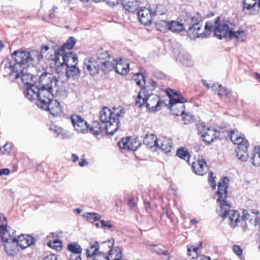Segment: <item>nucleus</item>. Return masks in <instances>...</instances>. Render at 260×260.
Masks as SVG:
<instances>
[{
  "instance_id": "cd10ccee",
  "label": "nucleus",
  "mask_w": 260,
  "mask_h": 260,
  "mask_svg": "<svg viewBox=\"0 0 260 260\" xmlns=\"http://www.w3.org/2000/svg\"><path fill=\"white\" fill-rule=\"evenodd\" d=\"M108 260H124L122 258L121 250L119 247H113L107 255Z\"/></svg>"
},
{
  "instance_id": "774afa93",
  "label": "nucleus",
  "mask_w": 260,
  "mask_h": 260,
  "mask_svg": "<svg viewBox=\"0 0 260 260\" xmlns=\"http://www.w3.org/2000/svg\"><path fill=\"white\" fill-rule=\"evenodd\" d=\"M128 205L130 208H134L135 206V203L133 199H129L128 203Z\"/></svg>"
},
{
  "instance_id": "3c124183",
  "label": "nucleus",
  "mask_w": 260,
  "mask_h": 260,
  "mask_svg": "<svg viewBox=\"0 0 260 260\" xmlns=\"http://www.w3.org/2000/svg\"><path fill=\"white\" fill-rule=\"evenodd\" d=\"M85 217L88 219H93L94 221L99 220L101 217L100 214L97 213L88 212L85 214Z\"/></svg>"
},
{
  "instance_id": "c9c22d12",
  "label": "nucleus",
  "mask_w": 260,
  "mask_h": 260,
  "mask_svg": "<svg viewBox=\"0 0 260 260\" xmlns=\"http://www.w3.org/2000/svg\"><path fill=\"white\" fill-rule=\"evenodd\" d=\"M251 161L253 166H260V147H255L251 153Z\"/></svg>"
},
{
  "instance_id": "58836bf2",
  "label": "nucleus",
  "mask_w": 260,
  "mask_h": 260,
  "mask_svg": "<svg viewBox=\"0 0 260 260\" xmlns=\"http://www.w3.org/2000/svg\"><path fill=\"white\" fill-rule=\"evenodd\" d=\"M88 131L94 136L100 135L102 132L101 124L96 121H93L90 125H89Z\"/></svg>"
},
{
  "instance_id": "9d476101",
  "label": "nucleus",
  "mask_w": 260,
  "mask_h": 260,
  "mask_svg": "<svg viewBox=\"0 0 260 260\" xmlns=\"http://www.w3.org/2000/svg\"><path fill=\"white\" fill-rule=\"evenodd\" d=\"M101 66L93 56L88 57L84 59L83 70L86 74L94 76L99 73Z\"/></svg>"
},
{
  "instance_id": "09e8293b",
  "label": "nucleus",
  "mask_w": 260,
  "mask_h": 260,
  "mask_svg": "<svg viewBox=\"0 0 260 260\" xmlns=\"http://www.w3.org/2000/svg\"><path fill=\"white\" fill-rule=\"evenodd\" d=\"M134 79L136 84L140 87H143L146 84L145 78L141 73H138L134 76Z\"/></svg>"
},
{
  "instance_id": "ea45409f",
  "label": "nucleus",
  "mask_w": 260,
  "mask_h": 260,
  "mask_svg": "<svg viewBox=\"0 0 260 260\" xmlns=\"http://www.w3.org/2000/svg\"><path fill=\"white\" fill-rule=\"evenodd\" d=\"M64 53L63 51L60 52V50L58 52H55L53 60L56 66L59 67L65 65Z\"/></svg>"
},
{
  "instance_id": "13d9d810",
  "label": "nucleus",
  "mask_w": 260,
  "mask_h": 260,
  "mask_svg": "<svg viewBox=\"0 0 260 260\" xmlns=\"http://www.w3.org/2000/svg\"><path fill=\"white\" fill-rule=\"evenodd\" d=\"M240 137V136H239L237 131H233L231 132L230 139L233 142H234L238 137Z\"/></svg>"
},
{
  "instance_id": "a211bd4d",
  "label": "nucleus",
  "mask_w": 260,
  "mask_h": 260,
  "mask_svg": "<svg viewBox=\"0 0 260 260\" xmlns=\"http://www.w3.org/2000/svg\"><path fill=\"white\" fill-rule=\"evenodd\" d=\"M140 22L144 25L151 23L153 13L148 8H141L137 13Z\"/></svg>"
},
{
  "instance_id": "dca6fc26",
  "label": "nucleus",
  "mask_w": 260,
  "mask_h": 260,
  "mask_svg": "<svg viewBox=\"0 0 260 260\" xmlns=\"http://www.w3.org/2000/svg\"><path fill=\"white\" fill-rule=\"evenodd\" d=\"M120 149L135 151L140 146V143L135 139H131L130 137L123 138L118 143Z\"/></svg>"
},
{
  "instance_id": "ddd939ff",
  "label": "nucleus",
  "mask_w": 260,
  "mask_h": 260,
  "mask_svg": "<svg viewBox=\"0 0 260 260\" xmlns=\"http://www.w3.org/2000/svg\"><path fill=\"white\" fill-rule=\"evenodd\" d=\"M173 53L176 59L184 66L190 67L193 65V62L191 56L184 50L179 48H175L173 49Z\"/></svg>"
},
{
  "instance_id": "8fccbe9b",
  "label": "nucleus",
  "mask_w": 260,
  "mask_h": 260,
  "mask_svg": "<svg viewBox=\"0 0 260 260\" xmlns=\"http://www.w3.org/2000/svg\"><path fill=\"white\" fill-rule=\"evenodd\" d=\"M47 245L49 247L56 251L60 250L62 248V243L57 240L49 241Z\"/></svg>"
},
{
  "instance_id": "a878e982",
  "label": "nucleus",
  "mask_w": 260,
  "mask_h": 260,
  "mask_svg": "<svg viewBox=\"0 0 260 260\" xmlns=\"http://www.w3.org/2000/svg\"><path fill=\"white\" fill-rule=\"evenodd\" d=\"M158 141L159 145L156 146L157 147H159L165 153H168L171 151L172 147V142L170 139L164 137L158 140Z\"/></svg>"
},
{
  "instance_id": "f03ea898",
  "label": "nucleus",
  "mask_w": 260,
  "mask_h": 260,
  "mask_svg": "<svg viewBox=\"0 0 260 260\" xmlns=\"http://www.w3.org/2000/svg\"><path fill=\"white\" fill-rule=\"evenodd\" d=\"M228 184V179L226 177L218 182L216 194L219 207L217 209V213L221 218L228 219L231 226L235 228L240 221V214L238 211L231 209V205L225 199L227 197Z\"/></svg>"
},
{
  "instance_id": "de8ad7c7",
  "label": "nucleus",
  "mask_w": 260,
  "mask_h": 260,
  "mask_svg": "<svg viewBox=\"0 0 260 260\" xmlns=\"http://www.w3.org/2000/svg\"><path fill=\"white\" fill-rule=\"evenodd\" d=\"M199 247L194 246H190L187 248V255L188 256H191V258L194 259L199 255Z\"/></svg>"
},
{
  "instance_id": "c03bdc74",
  "label": "nucleus",
  "mask_w": 260,
  "mask_h": 260,
  "mask_svg": "<svg viewBox=\"0 0 260 260\" xmlns=\"http://www.w3.org/2000/svg\"><path fill=\"white\" fill-rule=\"evenodd\" d=\"M177 155L180 158L188 162L190 159L189 152L184 147L180 148L177 151Z\"/></svg>"
},
{
  "instance_id": "4be33fe9",
  "label": "nucleus",
  "mask_w": 260,
  "mask_h": 260,
  "mask_svg": "<svg viewBox=\"0 0 260 260\" xmlns=\"http://www.w3.org/2000/svg\"><path fill=\"white\" fill-rule=\"evenodd\" d=\"M114 70L120 75H125L129 71V64L120 59L119 61H116Z\"/></svg>"
},
{
  "instance_id": "f257e3e1",
  "label": "nucleus",
  "mask_w": 260,
  "mask_h": 260,
  "mask_svg": "<svg viewBox=\"0 0 260 260\" xmlns=\"http://www.w3.org/2000/svg\"><path fill=\"white\" fill-rule=\"evenodd\" d=\"M14 62L6 60L4 63L5 76L14 77L18 79L19 74L22 73V69H26L30 66L33 67L35 62H38L41 56L38 51L17 50L12 54Z\"/></svg>"
},
{
  "instance_id": "6e6552de",
  "label": "nucleus",
  "mask_w": 260,
  "mask_h": 260,
  "mask_svg": "<svg viewBox=\"0 0 260 260\" xmlns=\"http://www.w3.org/2000/svg\"><path fill=\"white\" fill-rule=\"evenodd\" d=\"M45 97L44 100L41 99L42 104L40 107L45 110L49 111L53 116H61L63 112L60 104L56 100H53V98H48V96Z\"/></svg>"
},
{
  "instance_id": "aec40b11",
  "label": "nucleus",
  "mask_w": 260,
  "mask_h": 260,
  "mask_svg": "<svg viewBox=\"0 0 260 260\" xmlns=\"http://www.w3.org/2000/svg\"><path fill=\"white\" fill-rule=\"evenodd\" d=\"M257 0H244L243 10L250 15H256L258 13L257 9Z\"/></svg>"
},
{
  "instance_id": "49530a36",
  "label": "nucleus",
  "mask_w": 260,
  "mask_h": 260,
  "mask_svg": "<svg viewBox=\"0 0 260 260\" xmlns=\"http://www.w3.org/2000/svg\"><path fill=\"white\" fill-rule=\"evenodd\" d=\"M76 40L73 37H71L66 42L61 46L60 49V52H63L66 49H71L76 44Z\"/></svg>"
},
{
  "instance_id": "a19ab883",
  "label": "nucleus",
  "mask_w": 260,
  "mask_h": 260,
  "mask_svg": "<svg viewBox=\"0 0 260 260\" xmlns=\"http://www.w3.org/2000/svg\"><path fill=\"white\" fill-rule=\"evenodd\" d=\"M116 62V60H114L113 62L107 60L102 63L101 69L105 73L115 70Z\"/></svg>"
},
{
  "instance_id": "864d4df0",
  "label": "nucleus",
  "mask_w": 260,
  "mask_h": 260,
  "mask_svg": "<svg viewBox=\"0 0 260 260\" xmlns=\"http://www.w3.org/2000/svg\"><path fill=\"white\" fill-rule=\"evenodd\" d=\"M213 173L212 172L209 173V182L211 186V187L213 188V189H215L216 187V184L215 183V177H213Z\"/></svg>"
},
{
  "instance_id": "b1692460",
  "label": "nucleus",
  "mask_w": 260,
  "mask_h": 260,
  "mask_svg": "<svg viewBox=\"0 0 260 260\" xmlns=\"http://www.w3.org/2000/svg\"><path fill=\"white\" fill-rule=\"evenodd\" d=\"M80 75V71L76 66L66 67V75L68 79H78Z\"/></svg>"
},
{
  "instance_id": "f8f14e48",
  "label": "nucleus",
  "mask_w": 260,
  "mask_h": 260,
  "mask_svg": "<svg viewBox=\"0 0 260 260\" xmlns=\"http://www.w3.org/2000/svg\"><path fill=\"white\" fill-rule=\"evenodd\" d=\"M71 120L74 129L78 134H85L88 132L89 124L81 116L73 114Z\"/></svg>"
},
{
  "instance_id": "bb28decb",
  "label": "nucleus",
  "mask_w": 260,
  "mask_h": 260,
  "mask_svg": "<svg viewBox=\"0 0 260 260\" xmlns=\"http://www.w3.org/2000/svg\"><path fill=\"white\" fill-rule=\"evenodd\" d=\"M143 143L148 148H152L154 146L159 145L158 140L153 134L146 135L144 137Z\"/></svg>"
},
{
  "instance_id": "39448f33",
  "label": "nucleus",
  "mask_w": 260,
  "mask_h": 260,
  "mask_svg": "<svg viewBox=\"0 0 260 260\" xmlns=\"http://www.w3.org/2000/svg\"><path fill=\"white\" fill-rule=\"evenodd\" d=\"M3 243L5 251L9 255H14L19 251L16 236L13 230L7 224L0 228V247Z\"/></svg>"
},
{
  "instance_id": "7c9ffc66",
  "label": "nucleus",
  "mask_w": 260,
  "mask_h": 260,
  "mask_svg": "<svg viewBox=\"0 0 260 260\" xmlns=\"http://www.w3.org/2000/svg\"><path fill=\"white\" fill-rule=\"evenodd\" d=\"M26 69H22V73H20L18 78L21 77L23 83L26 85H30L33 84V79L35 78L31 74L25 71Z\"/></svg>"
},
{
  "instance_id": "4d7b16f0",
  "label": "nucleus",
  "mask_w": 260,
  "mask_h": 260,
  "mask_svg": "<svg viewBox=\"0 0 260 260\" xmlns=\"http://www.w3.org/2000/svg\"><path fill=\"white\" fill-rule=\"evenodd\" d=\"M100 223L101 224V227L105 228L107 227L108 228H111L113 226V225L109 221H106L104 220H101L100 221Z\"/></svg>"
},
{
  "instance_id": "0e129e2a",
  "label": "nucleus",
  "mask_w": 260,
  "mask_h": 260,
  "mask_svg": "<svg viewBox=\"0 0 260 260\" xmlns=\"http://www.w3.org/2000/svg\"><path fill=\"white\" fill-rule=\"evenodd\" d=\"M70 260H81V254H71Z\"/></svg>"
},
{
  "instance_id": "20e7f679",
  "label": "nucleus",
  "mask_w": 260,
  "mask_h": 260,
  "mask_svg": "<svg viewBox=\"0 0 260 260\" xmlns=\"http://www.w3.org/2000/svg\"><path fill=\"white\" fill-rule=\"evenodd\" d=\"M215 37L219 39L222 38L234 39L239 42L246 41V34L245 30L241 27H237L232 23H226L221 24L219 23V28L215 32Z\"/></svg>"
},
{
  "instance_id": "393cba45",
  "label": "nucleus",
  "mask_w": 260,
  "mask_h": 260,
  "mask_svg": "<svg viewBox=\"0 0 260 260\" xmlns=\"http://www.w3.org/2000/svg\"><path fill=\"white\" fill-rule=\"evenodd\" d=\"M248 146L241 145L237 146L236 149L237 157L242 161H246L248 157L247 148Z\"/></svg>"
},
{
  "instance_id": "e433bc0d",
  "label": "nucleus",
  "mask_w": 260,
  "mask_h": 260,
  "mask_svg": "<svg viewBox=\"0 0 260 260\" xmlns=\"http://www.w3.org/2000/svg\"><path fill=\"white\" fill-rule=\"evenodd\" d=\"M184 29V25L182 23L177 21H171L169 24V29L174 32H179Z\"/></svg>"
},
{
  "instance_id": "412c9836",
  "label": "nucleus",
  "mask_w": 260,
  "mask_h": 260,
  "mask_svg": "<svg viewBox=\"0 0 260 260\" xmlns=\"http://www.w3.org/2000/svg\"><path fill=\"white\" fill-rule=\"evenodd\" d=\"M18 246L22 249L26 248L34 244L35 239L29 235H21L17 239Z\"/></svg>"
},
{
  "instance_id": "a18cd8bd",
  "label": "nucleus",
  "mask_w": 260,
  "mask_h": 260,
  "mask_svg": "<svg viewBox=\"0 0 260 260\" xmlns=\"http://www.w3.org/2000/svg\"><path fill=\"white\" fill-rule=\"evenodd\" d=\"M170 21L168 22L164 20H157L156 23L158 30L161 32H166L169 29Z\"/></svg>"
},
{
  "instance_id": "6e6d98bb",
  "label": "nucleus",
  "mask_w": 260,
  "mask_h": 260,
  "mask_svg": "<svg viewBox=\"0 0 260 260\" xmlns=\"http://www.w3.org/2000/svg\"><path fill=\"white\" fill-rule=\"evenodd\" d=\"M234 253L238 256H240L243 252L242 248L238 245H234L233 248Z\"/></svg>"
},
{
  "instance_id": "473e14b6",
  "label": "nucleus",
  "mask_w": 260,
  "mask_h": 260,
  "mask_svg": "<svg viewBox=\"0 0 260 260\" xmlns=\"http://www.w3.org/2000/svg\"><path fill=\"white\" fill-rule=\"evenodd\" d=\"M100 249V245L98 242L93 241L90 243V246L86 250V255L87 257H90L93 256H95L97 253L98 250Z\"/></svg>"
},
{
  "instance_id": "0eeeda50",
  "label": "nucleus",
  "mask_w": 260,
  "mask_h": 260,
  "mask_svg": "<svg viewBox=\"0 0 260 260\" xmlns=\"http://www.w3.org/2000/svg\"><path fill=\"white\" fill-rule=\"evenodd\" d=\"M166 92L170 98L169 104L172 114L177 116L185 114V107L183 104L186 102V100L177 92L172 89H168Z\"/></svg>"
},
{
  "instance_id": "4468645a",
  "label": "nucleus",
  "mask_w": 260,
  "mask_h": 260,
  "mask_svg": "<svg viewBox=\"0 0 260 260\" xmlns=\"http://www.w3.org/2000/svg\"><path fill=\"white\" fill-rule=\"evenodd\" d=\"M24 94L25 97L30 101H32L38 99V102L37 103V105L39 107H40L42 104V100L41 99L44 100L46 98V96H44V97L43 98L40 96L41 89L40 88H38L34 84L26 85V89L24 92Z\"/></svg>"
},
{
  "instance_id": "680f3d73",
  "label": "nucleus",
  "mask_w": 260,
  "mask_h": 260,
  "mask_svg": "<svg viewBox=\"0 0 260 260\" xmlns=\"http://www.w3.org/2000/svg\"><path fill=\"white\" fill-rule=\"evenodd\" d=\"M4 150L5 152L9 153L12 149V145L11 144L7 143L5 144V145L4 146Z\"/></svg>"
},
{
  "instance_id": "69168bd1",
  "label": "nucleus",
  "mask_w": 260,
  "mask_h": 260,
  "mask_svg": "<svg viewBox=\"0 0 260 260\" xmlns=\"http://www.w3.org/2000/svg\"><path fill=\"white\" fill-rule=\"evenodd\" d=\"M43 260H57V257L55 254H50L46 256Z\"/></svg>"
},
{
  "instance_id": "2f4dec72",
  "label": "nucleus",
  "mask_w": 260,
  "mask_h": 260,
  "mask_svg": "<svg viewBox=\"0 0 260 260\" xmlns=\"http://www.w3.org/2000/svg\"><path fill=\"white\" fill-rule=\"evenodd\" d=\"M147 97V91L146 87H143L137 96L136 101V106L138 107H141L146 104V99Z\"/></svg>"
},
{
  "instance_id": "603ef678",
  "label": "nucleus",
  "mask_w": 260,
  "mask_h": 260,
  "mask_svg": "<svg viewBox=\"0 0 260 260\" xmlns=\"http://www.w3.org/2000/svg\"><path fill=\"white\" fill-rule=\"evenodd\" d=\"M233 143L237 145L238 146L241 145L249 146V143L247 140H245L244 137L241 136L240 137H238V139L233 142Z\"/></svg>"
},
{
  "instance_id": "338daca9",
  "label": "nucleus",
  "mask_w": 260,
  "mask_h": 260,
  "mask_svg": "<svg viewBox=\"0 0 260 260\" xmlns=\"http://www.w3.org/2000/svg\"><path fill=\"white\" fill-rule=\"evenodd\" d=\"M10 173V171L8 169H0V175H8Z\"/></svg>"
},
{
  "instance_id": "1a4fd4ad",
  "label": "nucleus",
  "mask_w": 260,
  "mask_h": 260,
  "mask_svg": "<svg viewBox=\"0 0 260 260\" xmlns=\"http://www.w3.org/2000/svg\"><path fill=\"white\" fill-rule=\"evenodd\" d=\"M219 26V17H216L214 20L209 21L206 22V24L203 28L202 26L199 31H198L197 34L199 36L196 38H205L208 37L210 34L214 31V36H215V32L217 28Z\"/></svg>"
},
{
  "instance_id": "5701e85b",
  "label": "nucleus",
  "mask_w": 260,
  "mask_h": 260,
  "mask_svg": "<svg viewBox=\"0 0 260 260\" xmlns=\"http://www.w3.org/2000/svg\"><path fill=\"white\" fill-rule=\"evenodd\" d=\"M65 57V66L66 67L77 66L78 61V58L76 53L72 52H66L64 53Z\"/></svg>"
},
{
  "instance_id": "f704fd0d",
  "label": "nucleus",
  "mask_w": 260,
  "mask_h": 260,
  "mask_svg": "<svg viewBox=\"0 0 260 260\" xmlns=\"http://www.w3.org/2000/svg\"><path fill=\"white\" fill-rule=\"evenodd\" d=\"M113 240H108L103 242L100 246V251L99 253L105 255L106 256L109 253L110 251L112 250L113 245Z\"/></svg>"
},
{
  "instance_id": "f3484780",
  "label": "nucleus",
  "mask_w": 260,
  "mask_h": 260,
  "mask_svg": "<svg viewBox=\"0 0 260 260\" xmlns=\"http://www.w3.org/2000/svg\"><path fill=\"white\" fill-rule=\"evenodd\" d=\"M160 103L159 98L157 95L154 94H147L145 104L149 111L153 112L159 110Z\"/></svg>"
},
{
  "instance_id": "79ce46f5",
  "label": "nucleus",
  "mask_w": 260,
  "mask_h": 260,
  "mask_svg": "<svg viewBox=\"0 0 260 260\" xmlns=\"http://www.w3.org/2000/svg\"><path fill=\"white\" fill-rule=\"evenodd\" d=\"M148 249L155 252L158 255L163 254L167 257V260L169 259V256L166 251L163 250L161 247L156 245H150L148 246Z\"/></svg>"
},
{
  "instance_id": "bf43d9fd",
  "label": "nucleus",
  "mask_w": 260,
  "mask_h": 260,
  "mask_svg": "<svg viewBox=\"0 0 260 260\" xmlns=\"http://www.w3.org/2000/svg\"><path fill=\"white\" fill-rule=\"evenodd\" d=\"M92 260H108L107 258V256L99 253L95 255L94 258Z\"/></svg>"
},
{
  "instance_id": "e2e57ef3",
  "label": "nucleus",
  "mask_w": 260,
  "mask_h": 260,
  "mask_svg": "<svg viewBox=\"0 0 260 260\" xmlns=\"http://www.w3.org/2000/svg\"><path fill=\"white\" fill-rule=\"evenodd\" d=\"M105 1H106L109 6H114L118 4L121 0H105Z\"/></svg>"
},
{
  "instance_id": "6ab92c4d",
  "label": "nucleus",
  "mask_w": 260,
  "mask_h": 260,
  "mask_svg": "<svg viewBox=\"0 0 260 260\" xmlns=\"http://www.w3.org/2000/svg\"><path fill=\"white\" fill-rule=\"evenodd\" d=\"M193 171L199 175H203L208 170L206 162L203 158H199L192 163Z\"/></svg>"
},
{
  "instance_id": "c85d7f7f",
  "label": "nucleus",
  "mask_w": 260,
  "mask_h": 260,
  "mask_svg": "<svg viewBox=\"0 0 260 260\" xmlns=\"http://www.w3.org/2000/svg\"><path fill=\"white\" fill-rule=\"evenodd\" d=\"M211 90L215 92L219 96L226 95L230 94L232 91L231 89L226 88L221 85H219L218 83L212 84Z\"/></svg>"
},
{
  "instance_id": "423d86ee",
  "label": "nucleus",
  "mask_w": 260,
  "mask_h": 260,
  "mask_svg": "<svg viewBox=\"0 0 260 260\" xmlns=\"http://www.w3.org/2000/svg\"><path fill=\"white\" fill-rule=\"evenodd\" d=\"M57 80L52 74L44 73L39 78V88L41 89L40 96L43 98L48 96L53 97V92L57 91Z\"/></svg>"
},
{
  "instance_id": "c756f323",
  "label": "nucleus",
  "mask_w": 260,
  "mask_h": 260,
  "mask_svg": "<svg viewBox=\"0 0 260 260\" xmlns=\"http://www.w3.org/2000/svg\"><path fill=\"white\" fill-rule=\"evenodd\" d=\"M122 4L125 10L130 12L136 11L139 6V3L137 0H124Z\"/></svg>"
},
{
  "instance_id": "4c0bfd02",
  "label": "nucleus",
  "mask_w": 260,
  "mask_h": 260,
  "mask_svg": "<svg viewBox=\"0 0 260 260\" xmlns=\"http://www.w3.org/2000/svg\"><path fill=\"white\" fill-rule=\"evenodd\" d=\"M50 131L55 133L57 136L60 137L61 139L67 138V132L61 127L55 125H52L50 128Z\"/></svg>"
},
{
  "instance_id": "37998d69",
  "label": "nucleus",
  "mask_w": 260,
  "mask_h": 260,
  "mask_svg": "<svg viewBox=\"0 0 260 260\" xmlns=\"http://www.w3.org/2000/svg\"><path fill=\"white\" fill-rule=\"evenodd\" d=\"M68 250L71 252V254H81L82 248L79 244L73 242L68 245Z\"/></svg>"
},
{
  "instance_id": "9b49d317",
  "label": "nucleus",
  "mask_w": 260,
  "mask_h": 260,
  "mask_svg": "<svg viewBox=\"0 0 260 260\" xmlns=\"http://www.w3.org/2000/svg\"><path fill=\"white\" fill-rule=\"evenodd\" d=\"M198 129L204 142L208 144L212 142L219 136V132L203 124L198 126Z\"/></svg>"
},
{
  "instance_id": "5fc2aeb1",
  "label": "nucleus",
  "mask_w": 260,
  "mask_h": 260,
  "mask_svg": "<svg viewBox=\"0 0 260 260\" xmlns=\"http://www.w3.org/2000/svg\"><path fill=\"white\" fill-rule=\"evenodd\" d=\"M182 119L184 121L185 124H187L189 123L193 119V116L192 115H190L188 113L186 114L182 115Z\"/></svg>"
},
{
  "instance_id": "7ed1b4c3",
  "label": "nucleus",
  "mask_w": 260,
  "mask_h": 260,
  "mask_svg": "<svg viewBox=\"0 0 260 260\" xmlns=\"http://www.w3.org/2000/svg\"><path fill=\"white\" fill-rule=\"evenodd\" d=\"M124 111L121 106L114 107L112 109L104 107L100 112V118L105 123V128L107 134L113 135L119 128V118L124 116Z\"/></svg>"
},
{
  "instance_id": "052dcab7",
  "label": "nucleus",
  "mask_w": 260,
  "mask_h": 260,
  "mask_svg": "<svg viewBox=\"0 0 260 260\" xmlns=\"http://www.w3.org/2000/svg\"><path fill=\"white\" fill-rule=\"evenodd\" d=\"M7 224V220L6 217L0 214V228H2Z\"/></svg>"
},
{
  "instance_id": "72a5a7b5",
  "label": "nucleus",
  "mask_w": 260,
  "mask_h": 260,
  "mask_svg": "<svg viewBox=\"0 0 260 260\" xmlns=\"http://www.w3.org/2000/svg\"><path fill=\"white\" fill-rule=\"evenodd\" d=\"M93 57L102 65V63L109 59L110 56L107 50L101 49L99 50Z\"/></svg>"
},
{
  "instance_id": "2eb2a0df",
  "label": "nucleus",
  "mask_w": 260,
  "mask_h": 260,
  "mask_svg": "<svg viewBox=\"0 0 260 260\" xmlns=\"http://www.w3.org/2000/svg\"><path fill=\"white\" fill-rule=\"evenodd\" d=\"M200 19L198 15L188 18L191 26L189 27L187 33L188 36L191 39H195L197 37L199 36V34H197L198 31H199L202 26V25L200 23Z\"/></svg>"
}]
</instances>
